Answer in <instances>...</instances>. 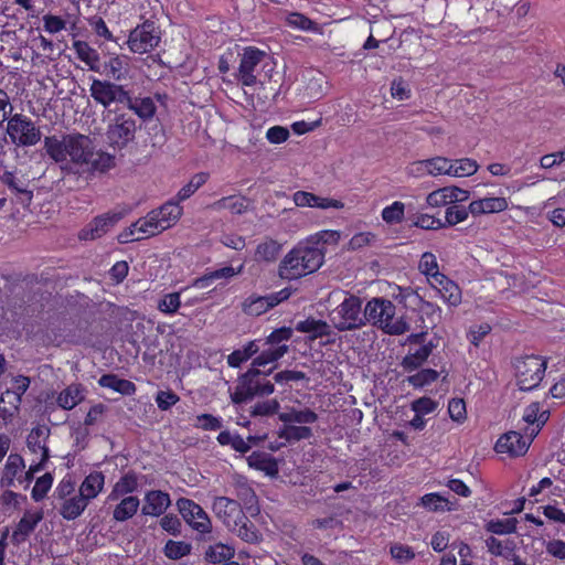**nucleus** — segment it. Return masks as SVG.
Returning a JSON list of instances; mask_svg holds the SVG:
<instances>
[{
	"mask_svg": "<svg viewBox=\"0 0 565 565\" xmlns=\"http://www.w3.org/2000/svg\"><path fill=\"white\" fill-rule=\"evenodd\" d=\"M53 484V476L50 472L44 473L36 479L32 489L31 497L35 502L43 500Z\"/></svg>",
	"mask_w": 565,
	"mask_h": 565,
	"instance_id": "obj_55",
	"label": "nucleus"
},
{
	"mask_svg": "<svg viewBox=\"0 0 565 565\" xmlns=\"http://www.w3.org/2000/svg\"><path fill=\"white\" fill-rule=\"evenodd\" d=\"M105 476L100 471L90 472L79 487V493L88 501L95 499L104 489Z\"/></svg>",
	"mask_w": 565,
	"mask_h": 565,
	"instance_id": "obj_30",
	"label": "nucleus"
},
{
	"mask_svg": "<svg viewBox=\"0 0 565 565\" xmlns=\"http://www.w3.org/2000/svg\"><path fill=\"white\" fill-rule=\"evenodd\" d=\"M332 326L340 332L352 331L365 326V313L362 311V300L353 295H347L342 302L330 313Z\"/></svg>",
	"mask_w": 565,
	"mask_h": 565,
	"instance_id": "obj_5",
	"label": "nucleus"
},
{
	"mask_svg": "<svg viewBox=\"0 0 565 565\" xmlns=\"http://www.w3.org/2000/svg\"><path fill=\"white\" fill-rule=\"evenodd\" d=\"M443 299L448 302L450 306H457L461 301V291L457 284L452 280L446 282L443 288H438Z\"/></svg>",
	"mask_w": 565,
	"mask_h": 565,
	"instance_id": "obj_61",
	"label": "nucleus"
},
{
	"mask_svg": "<svg viewBox=\"0 0 565 565\" xmlns=\"http://www.w3.org/2000/svg\"><path fill=\"white\" fill-rule=\"evenodd\" d=\"M434 348L435 344L429 342L427 344H423L414 353L407 354L402 361L403 369L408 372L418 369L431 354Z\"/></svg>",
	"mask_w": 565,
	"mask_h": 565,
	"instance_id": "obj_38",
	"label": "nucleus"
},
{
	"mask_svg": "<svg viewBox=\"0 0 565 565\" xmlns=\"http://www.w3.org/2000/svg\"><path fill=\"white\" fill-rule=\"evenodd\" d=\"M7 134L20 147H30L41 140L40 128L25 115L14 114L8 120Z\"/></svg>",
	"mask_w": 565,
	"mask_h": 565,
	"instance_id": "obj_7",
	"label": "nucleus"
},
{
	"mask_svg": "<svg viewBox=\"0 0 565 565\" xmlns=\"http://www.w3.org/2000/svg\"><path fill=\"white\" fill-rule=\"evenodd\" d=\"M515 375L521 391H531L543 380L546 362L536 355L519 358L514 363Z\"/></svg>",
	"mask_w": 565,
	"mask_h": 565,
	"instance_id": "obj_6",
	"label": "nucleus"
},
{
	"mask_svg": "<svg viewBox=\"0 0 565 565\" xmlns=\"http://www.w3.org/2000/svg\"><path fill=\"white\" fill-rule=\"evenodd\" d=\"M508 209V201L502 196H492L473 200L469 204V211L477 217L483 214L499 213Z\"/></svg>",
	"mask_w": 565,
	"mask_h": 565,
	"instance_id": "obj_21",
	"label": "nucleus"
},
{
	"mask_svg": "<svg viewBox=\"0 0 565 565\" xmlns=\"http://www.w3.org/2000/svg\"><path fill=\"white\" fill-rule=\"evenodd\" d=\"M102 387H107L122 395H132L136 393V385L128 380L119 379L114 374H105L98 380Z\"/></svg>",
	"mask_w": 565,
	"mask_h": 565,
	"instance_id": "obj_35",
	"label": "nucleus"
},
{
	"mask_svg": "<svg viewBox=\"0 0 565 565\" xmlns=\"http://www.w3.org/2000/svg\"><path fill=\"white\" fill-rule=\"evenodd\" d=\"M24 459L21 455L10 454L3 469V475L0 479L1 487L10 488L14 486V479L18 473L24 469Z\"/></svg>",
	"mask_w": 565,
	"mask_h": 565,
	"instance_id": "obj_29",
	"label": "nucleus"
},
{
	"mask_svg": "<svg viewBox=\"0 0 565 565\" xmlns=\"http://www.w3.org/2000/svg\"><path fill=\"white\" fill-rule=\"evenodd\" d=\"M125 62L120 56H113L104 64V73L114 81H121L125 78L124 74Z\"/></svg>",
	"mask_w": 565,
	"mask_h": 565,
	"instance_id": "obj_57",
	"label": "nucleus"
},
{
	"mask_svg": "<svg viewBox=\"0 0 565 565\" xmlns=\"http://www.w3.org/2000/svg\"><path fill=\"white\" fill-rule=\"evenodd\" d=\"M50 435V429L45 426H38L31 429L26 437V446L33 454H41L42 461H47L50 458V450L46 446V439Z\"/></svg>",
	"mask_w": 565,
	"mask_h": 565,
	"instance_id": "obj_23",
	"label": "nucleus"
},
{
	"mask_svg": "<svg viewBox=\"0 0 565 565\" xmlns=\"http://www.w3.org/2000/svg\"><path fill=\"white\" fill-rule=\"evenodd\" d=\"M311 436L312 429L308 426H295L290 424H285L278 430V437L287 440L288 443L309 439Z\"/></svg>",
	"mask_w": 565,
	"mask_h": 565,
	"instance_id": "obj_45",
	"label": "nucleus"
},
{
	"mask_svg": "<svg viewBox=\"0 0 565 565\" xmlns=\"http://www.w3.org/2000/svg\"><path fill=\"white\" fill-rule=\"evenodd\" d=\"M171 504L170 495L160 490H151L145 495L142 513L145 515L160 516Z\"/></svg>",
	"mask_w": 565,
	"mask_h": 565,
	"instance_id": "obj_19",
	"label": "nucleus"
},
{
	"mask_svg": "<svg viewBox=\"0 0 565 565\" xmlns=\"http://www.w3.org/2000/svg\"><path fill=\"white\" fill-rule=\"evenodd\" d=\"M296 330L302 333H311L312 338H321L331 333V327L322 320L308 318L296 324Z\"/></svg>",
	"mask_w": 565,
	"mask_h": 565,
	"instance_id": "obj_41",
	"label": "nucleus"
},
{
	"mask_svg": "<svg viewBox=\"0 0 565 565\" xmlns=\"http://www.w3.org/2000/svg\"><path fill=\"white\" fill-rule=\"evenodd\" d=\"M340 238L341 233L339 231L323 230L308 236L306 239L312 246L324 248V245H337Z\"/></svg>",
	"mask_w": 565,
	"mask_h": 565,
	"instance_id": "obj_50",
	"label": "nucleus"
},
{
	"mask_svg": "<svg viewBox=\"0 0 565 565\" xmlns=\"http://www.w3.org/2000/svg\"><path fill=\"white\" fill-rule=\"evenodd\" d=\"M326 248L312 246L307 239L298 243L279 264V276L292 280L317 271L323 264Z\"/></svg>",
	"mask_w": 565,
	"mask_h": 565,
	"instance_id": "obj_2",
	"label": "nucleus"
},
{
	"mask_svg": "<svg viewBox=\"0 0 565 565\" xmlns=\"http://www.w3.org/2000/svg\"><path fill=\"white\" fill-rule=\"evenodd\" d=\"M289 26L302 31H311L313 33H322L319 24L300 12H291L286 17Z\"/></svg>",
	"mask_w": 565,
	"mask_h": 565,
	"instance_id": "obj_47",
	"label": "nucleus"
},
{
	"mask_svg": "<svg viewBox=\"0 0 565 565\" xmlns=\"http://www.w3.org/2000/svg\"><path fill=\"white\" fill-rule=\"evenodd\" d=\"M247 463L250 468L264 471L266 475L275 476L278 473V466L275 458L263 451H254L247 457Z\"/></svg>",
	"mask_w": 565,
	"mask_h": 565,
	"instance_id": "obj_27",
	"label": "nucleus"
},
{
	"mask_svg": "<svg viewBox=\"0 0 565 565\" xmlns=\"http://www.w3.org/2000/svg\"><path fill=\"white\" fill-rule=\"evenodd\" d=\"M228 531L236 534L241 540L249 544H256L260 542V534L256 530L255 525L245 515V520L237 522L236 526H232Z\"/></svg>",
	"mask_w": 565,
	"mask_h": 565,
	"instance_id": "obj_42",
	"label": "nucleus"
},
{
	"mask_svg": "<svg viewBox=\"0 0 565 565\" xmlns=\"http://www.w3.org/2000/svg\"><path fill=\"white\" fill-rule=\"evenodd\" d=\"M281 252V245L273 239L266 238L264 242L259 243L255 256L257 260H263L267 263L275 262Z\"/></svg>",
	"mask_w": 565,
	"mask_h": 565,
	"instance_id": "obj_44",
	"label": "nucleus"
},
{
	"mask_svg": "<svg viewBox=\"0 0 565 565\" xmlns=\"http://www.w3.org/2000/svg\"><path fill=\"white\" fill-rule=\"evenodd\" d=\"M89 93L96 104L108 108L114 103L125 105L128 90L125 89V86L115 82L94 78L89 87Z\"/></svg>",
	"mask_w": 565,
	"mask_h": 565,
	"instance_id": "obj_10",
	"label": "nucleus"
},
{
	"mask_svg": "<svg viewBox=\"0 0 565 565\" xmlns=\"http://www.w3.org/2000/svg\"><path fill=\"white\" fill-rule=\"evenodd\" d=\"M181 306V299L179 292H170L162 297L158 302V310L166 315H173L178 311Z\"/></svg>",
	"mask_w": 565,
	"mask_h": 565,
	"instance_id": "obj_58",
	"label": "nucleus"
},
{
	"mask_svg": "<svg viewBox=\"0 0 565 565\" xmlns=\"http://www.w3.org/2000/svg\"><path fill=\"white\" fill-rule=\"evenodd\" d=\"M439 373L433 369H423L407 377V382L414 387H423L435 382Z\"/></svg>",
	"mask_w": 565,
	"mask_h": 565,
	"instance_id": "obj_56",
	"label": "nucleus"
},
{
	"mask_svg": "<svg viewBox=\"0 0 565 565\" xmlns=\"http://www.w3.org/2000/svg\"><path fill=\"white\" fill-rule=\"evenodd\" d=\"M280 408V404L277 399H267L264 402H258L250 409L252 416H269L277 414Z\"/></svg>",
	"mask_w": 565,
	"mask_h": 565,
	"instance_id": "obj_62",
	"label": "nucleus"
},
{
	"mask_svg": "<svg viewBox=\"0 0 565 565\" xmlns=\"http://www.w3.org/2000/svg\"><path fill=\"white\" fill-rule=\"evenodd\" d=\"M121 213L107 212L105 214L94 217L84 228L78 233V238L83 241H94L103 237L110 231L120 220Z\"/></svg>",
	"mask_w": 565,
	"mask_h": 565,
	"instance_id": "obj_16",
	"label": "nucleus"
},
{
	"mask_svg": "<svg viewBox=\"0 0 565 565\" xmlns=\"http://www.w3.org/2000/svg\"><path fill=\"white\" fill-rule=\"evenodd\" d=\"M42 511H26L19 521V523L17 524V527L12 533V542L14 544L23 543L28 539V536L35 530L36 525L42 521Z\"/></svg>",
	"mask_w": 565,
	"mask_h": 565,
	"instance_id": "obj_20",
	"label": "nucleus"
},
{
	"mask_svg": "<svg viewBox=\"0 0 565 565\" xmlns=\"http://www.w3.org/2000/svg\"><path fill=\"white\" fill-rule=\"evenodd\" d=\"M310 525L317 530L329 531L341 529L343 526V523L337 513H332L330 515L312 520L310 522Z\"/></svg>",
	"mask_w": 565,
	"mask_h": 565,
	"instance_id": "obj_59",
	"label": "nucleus"
},
{
	"mask_svg": "<svg viewBox=\"0 0 565 565\" xmlns=\"http://www.w3.org/2000/svg\"><path fill=\"white\" fill-rule=\"evenodd\" d=\"M216 518L230 530L236 526L237 522L245 520V513L241 503L227 497H216L212 505Z\"/></svg>",
	"mask_w": 565,
	"mask_h": 565,
	"instance_id": "obj_13",
	"label": "nucleus"
},
{
	"mask_svg": "<svg viewBox=\"0 0 565 565\" xmlns=\"http://www.w3.org/2000/svg\"><path fill=\"white\" fill-rule=\"evenodd\" d=\"M290 296L291 290L289 288H284L277 292H271L266 296L252 295L243 301L242 310L248 316L258 317L280 302L287 300Z\"/></svg>",
	"mask_w": 565,
	"mask_h": 565,
	"instance_id": "obj_12",
	"label": "nucleus"
},
{
	"mask_svg": "<svg viewBox=\"0 0 565 565\" xmlns=\"http://www.w3.org/2000/svg\"><path fill=\"white\" fill-rule=\"evenodd\" d=\"M46 338L51 343H78L82 340L81 330L75 322L66 316H57L50 319L46 328Z\"/></svg>",
	"mask_w": 565,
	"mask_h": 565,
	"instance_id": "obj_9",
	"label": "nucleus"
},
{
	"mask_svg": "<svg viewBox=\"0 0 565 565\" xmlns=\"http://www.w3.org/2000/svg\"><path fill=\"white\" fill-rule=\"evenodd\" d=\"M135 119L125 114H120L117 115L107 127V142L115 149H122L135 139Z\"/></svg>",
	"mask_w": 565,
	"mask_h": 565,
	"instance_id": "obj_11",
	"label": "nucleus"
},
{
	"mask_svg": "<svg viewBox=\"0 0 565 565\" xmlns=\"http://www.w3.org/2000/svg\"><path fill=\"white\" fill-rule=\"evenodd\" d=\"M292 199H294L295 204L300 207L310 206V207H319L322 210L332 207V209L339 210L344 206V204L339 200L330 199V198H321V196H318L313 193L306 192V191L295 192Z\"/></svg>",
	"mask_w": 565,
	"mask_h": 565,
	"instance_id": "obj_18",
	"label": "nucleus"
},
{
	"mask_svg": "<svg viewBox=\"0 0 565 565\" xmlns=\"http://www.w3.org/2000/svg\"><path fill=\"white\" fill-rule=\"evenodd\" d=\"M44 149L52 160L61 164L63 171L93 178L105 173L116 166L113 154L96 150L92 139L81 134L65 135L62 139L49 136L44 139Z\"/></svg>",
	"mask_w": 565,
	"mask_h": 565,
	"instance_id": "obj_1",
	"label": "nucleus"
},
{
	"mask_svg": "<svg viewBox=\"0 0 565 565\" xmlns=\"http://www.w3.org/2000/svg\"><path fill=\"white\" fill-rule=\"evenodd\" d=\"M518 520L515 518L495 519L486 523L484 529L493 534L505 535L516 532Z\"/></svg>",
	"mask_w": 565,
	"mask_h": 565,
	"instance_id": "obj_48",
	"label": "nucleus"
},
{
	"mask_svg": "<svg viewBox=\"0 0 565 565\" xmlns=\"http://www.w3.org/2000/svg\"><path fill=\"white\" fill-rule=\"evenodd\" d=\"M88 503L89 501L81 493H78L77 495L66 499L64 501L60 510V513L63 516V519L67 521L75 520L84 512Z\"/></svg>",
	"mask_w": 565,
	"mask_h": 565,
	"instance_id": "obj_33",
	"label": "nucleus"
},
{
	"mask_svg": "<svg viewBox=\"0 0 565 565\" xmlns=\"http://www.w3.org/2000/svg\"><path fill=\"white\" fill-rule=\"evenodd\" d=\"M151 214L158 221L161 231H166L173 226L182 215V207L178 202H167L159 209L152 210Z\"/></svg>",
	"mask_w": 565,
	"mask_h": 565,
	"instance_id": "obj_22",
	"label": "nucleus"
},
{
	"mask_svg": "<svg viewBox=\"0 0 565 565\" xmlns=\"http://www.w3.org/2000/svg\"><path fill=\"white\" fill-rule=\"evenodd\" d=\"M450 177L455 178L470 177L475 174L479 168L477 161L470 158H461L456 160L450 159Z\"/></svg>",
	"mask_w": 565,
	"mask_h": 565,
	"instance_id": "obj_46",
	"label": "nucleus"
},
{
	"mask_svg": "<svg viewBox=\"0 0 565 565\" xmlns=\"http://www.w3.org/2000/svg\"><path fill=\"white\" fill-rule=\"evenodd\" d=\"M160 42V31L153 21H145L130 31L127 44L131 52L143 54L152 51Z\"/></svg>",
	"mask_w": 565,
	"mask_h": 565,
	"instance_id": "obj_8",
	"label": "nucleus"
},
{
	"mask_svg": "<svg viewBox=\"0 0 565 565\" xmlns=\"http://www.w3.org/2000/svg\"><path fill=\"white\" fill-rule=\"evenodd\" d=\"M235 554V550L233 546L216 543L214 545L207 546L204 552V559L210 564H221L228 562Z\"/></svg>",
	"mask_w": 565,
	"mask_h": 565,
	"instance_id": "obj_36",
	"label": "nucleus"
},
{
	"mask_svg": "<svg viewBox=\"0 0 565 565\" xmlns=\"http://www.w3.org/2000/svg\"><path fill=\"white\" fill-rule=\"evenodd\" d=\"M233 488L234 494L244 504L245 509H247L248 511L253 510V508L257 503V497L255 494V491L248 483L247 479L239 475L234 476Z\"/></svg>",
	"mask_w": 565,
	"mask_h": 565,
	"instance_id": "obj_25",
	"label": "nucleus"
},
{
	"mask_svg": "<svg viewBox=\"0 0 565 565\" xmlns=\"http://www.w3.org/2000/svg\"><path fill=\"white\" fill-rule=\"evenodd\" d=\"M273 367L263 372L257 367H250L238 377L235 391L231 394L234 404L246 403L255 396H268L274 393L275 385L266 379L273 372Z\"/></svg>",
	"mask_w": 565,
	"mask_h": 565,
	"instance_id": "obj_4",
	"label": "nucleus"
},
{
	"mask_svg": "<svg viewBox=\"0 0 565 565\" xmlns=\"http://www.w3.org/2000/svg\"><path fill=\"white\" fill-rule=\"evenodd\" d=\"M164 555L170 559H180L191 553V545L183 541H168L164 545Z\"/></svg>",
	"mask_w": 565,
	"mask_h": 565,
	"instance_id": "obj_53",
	"label": "nucleus"
},
{
	"mask_svg": "<svg viewBox=\"0 0 565 565\" xmlns=\"http://www.w3.org/2000/svg\"><path fill=\"white\" fill-rule=\"evenodd\" d=\"M289 350L287 344L284 345H263V349L259 350L260 353L253 360L252 367H263L269 363L277 362L281 359Z\"/></svg>",
	"mask_w": 565,
	"mask_h": 565,
	"instance_id": "obj_31",
	"label": "nucleus"
},
{
	"mask_svg": "<svg viewBox=\"0 0 565 565\" xmlns=\"http://www.w3.org/2000/svg\"><path fill=\"white\" fill-rule=\"evenodd\" d=\"M248 204V200L244 196L230 195L213 202L209 205V209L215 212L228 210L232 214L241 215L247 211Z\"/></svg>",
	"mask_w": 565,
	"mask_h": 565,
	"instance_id": "obj_26",
	"label": "nucleus"
},
{
	"mask_svg": "<svg viewBox=\"0 0 565 565\" xmlns=\"http://www.w3.org/2000/svg\"><path fill=\"white\" fill-rule=\"evenodd\" d=\"M533 437L531 435L524 437L518 431H509L498 439L494 449L498 454H507L511 457L523 456L527 451Z\"/></svg>",
	"mask_w": 565,
	"mask_h": 565,
	"instance_id": "obj_17",
	"label": "nucleus"
},
{
	"mask_svg": "<svg viewBox=\"0 0 565 565\" xmlns=\"http://www.w3.org/2000/svg\"><path fill=\"white\" fill-rule=\"evenodd\" d=\"M136 225L138 227V234H140L141 239L154 236L162 232L158 225L157 218L153 217L151 212H149L145 217L139 218L136 222Z\"/></svg>",
	"mask_w": 565,
	"mask_h": 565,
	"instance_id": "obj_51",
	"label": "nucleus"
},
{
	"mask_svg": "<svg viewBox=\"0 0 565 565\" xmlns=\"http://www.w3.org/2000/svg\"><path fill=\"white\" fill-rule=\"evenodd\" d=\"M84 399L83 390L81 385H70L63 390L57 398L56 403L63 409H73Z\"/></svg>",
	"mask_w": 565,
	"mask_h": 565,
	"instance_id": "obj_40",
	"label": "nucleus"
},
{
	"mask_svg": "<svg viewBox=\"0 0 565 565\" xmlns=\"http://www.w3.org/2000/svg\"><path fill=\"white\" fill-rule=\"evenodd\" d=\"M430 177L449 175L450 177V159L441 156L427 159Z\"/></svg>",
	"mask_w": 565,
	"mask_h": 565,
	"instance_id": "obj_54",
	"label": "nucleus"
},
{
	"mask_svg": "<svg viewBox=\"0 0 565 565\" xmlns=\"http://www.w3.org/2000/svg\"><path fill=\"white\" fill-rule=\"evenodd\" d=\"M177 507L183 519L200 533H207L211 530V521L205 511L194 501L181 498Z\"/></svg>",
	"mask_w": 565,
	"mask_h": 565,
	"instance_id": "obj_14",
	"label": "nucleus"
},
{
	"mask_svg": "<svg viewBox=\"0 0 565 565\" xmlns=\"http://www.w3.org/2000/svg\"><path fill=\"white\" fill-rule=\"evenodd\" d=\"M259 341H249L246 345H244L242 349L233 351L227 356V364L232 367H238L243 362L250 359L253 355L259 352L262 349L258 344Z\"/></svg>",
	"mask_w": 565,
	"mask_h": 565,
	"instance_id": "obj_43",
	"label": "nucleus"
},
{
	"mask_svg": "<svg viewBox=\"0 0 565 565\" xmlns=\"http://www.w3.org/2000/svg\"><path fill=\"white\" fill-rule=\"evenodd\" d=\"M469 214H471L469 211V206L465 207L459 204L449 205V206H447L446 212H445V220H446L445 226L446 225H449V226L457 225V224L466 221L468 218Z\"/></svg>",
	"mask_w": 565,
	"mask_h": 565,
	"instance_id": "obj_52",
	"label": "nucleus"
},
{
	"mask_svg": "<svg viewBox=\"0 0 565 565\" xmlns=\"http://www.w3.org/2000/svg\"><path fill=\"white\" fill-rule=\"evenodd\" d=\"M365 324L382 330L390 335H401L409 330V324L403 317L395 318V305L383 297H376L369 300L364 307Z\"/></svg>",
	"mask_w": 565,
	"mask_h": 565,
	"instance_id": "obj_3",
	"label": "nucleus"
},
{
	"mask_svg": "<svg viewBox=\"0 0 565 565\" xmlns=\"http://www.w3.org/2000/svg\"><path fill=\"white\" fill-rule=\"evenodd\" d=\"M125 105L145 121L152 119L157 111L152 97H132L129 92Z\"/></svg>",
	"mask_w": 565,
	"mask_h": 565,
	"instance_id": "obj_24",
	"label": "nucleus"
},
{
	"mask_svg": "<svg viewBox=\"0 0 565 565\" xmlns=\"http://www.w3.org/2000/svg\"><path fill=\"white\" fill-rule=\"evenodd\" d=\"M404 203L395 201L393 204L383 209L382 217L390 224L399 223L404 218Z\"/></svg>",
	"mask_w": 565,
	"mask_h": 565,
	"instance_id": "obj_60",
	"label": "nucleus"
},
{
	"mask_svg": "<svg viewBox=\"0 0 565 565\" xmlns=\"http://www.w3.org/2000/svg\"><path fill=\"white\" fill-rule=\"evenodd\" d=\"M376 241V235L371 232H361L352 236L348 244V249L358 250L372 245Z\"/></svg>",
	"mask_w": 565,
	"mask_h": 565,
	"instance_id": "obj_64",
	"label": "nucleus"
},
{
	"mask_svg": "<svg viewBox=\"0 0 565 565\" xmlns=\"http://www.w3.org/2000/svg\"><path fill=\"white\" fill-rule=\"evenodd\" d=\"M20 404L19 398L13 394L3 393L0 397V418L4 423L10 422L18 412Z\"/></svg>",
	"mask_w": 565,
	"mask_h": 565,
	"instance_id": "obj_49",
	"label": "nucleus"
},
{
	"mask_svg": "<svg viewBox=\"0 0 565 565\" xmlns=\"http://www.w3.org/2000/svg\"><path fill=\"white\" fill-rule=\"evenodd\" d=\"M548 416V411H541V405L537 402L531 403L524 409L523 420L529 425L536 424V427L532 428L531 436L537 435L541 427L547 422Z\"/></svg>",
	"mask_w": 565,
	"mask_h": 565,
	"instance_id": "obj_34",
	"label": "nucleus"
},
{
	"mask_svg": "<svg viewBox=\"0 0 565 565\" xmlns=\"http://www.w3.org/2000/svg\"><path fill=\"white\" fill-rule=\"evenodd\" d=\"M140 501L137 497L129 495L120 500L113 512L114 520L124 522L131 519L138 511Z\"/></svg>",
	"mask_w": 565,
	"mask_h": 565,
	"instance_id": "obj_37",
	"label": "nucleus"
},
{
	"mask_svg": "<svg viewBox=\"0 0 565 565\" xmlns=\"http://www.w3.org/2000/svg\"><path fill=\"white\" fill-rule=\"evenodd\" d=\"M138 477L135 472L129 471L125 473L114 486L108 495L109 501L118 500L128 493H132L138 489Z\"/></svg>",
	"mask_w": 565,
	"mask_h": 565,
	"instance_id": "obj_32",
	"label": "nucleus"
},
{
	"mask_svg": "<svg viewBox=\"0 0 565 565\" xmlns=\"http://www.w3.org/2000/svg\"><path fill=\"white\" fill-rule=\"evenodd\" d=\"M278 418L285 424H313L317 422L318 415L309 408L297 409L292 407L288 412L279 413Z\"/></svg>",
	"mask_w": 565,
	"mask_h": 565,
	"instance_id": "obj_39",
	"label": "nucleus"
},
{
	"mask_svg": "<svg viewBox=\"0 0 565 565\" xmlns=\"http://www.w3.org/2000/svg\"><path fill=\"white\" fill-rule=\"evenodd\" d=\"M266 52L248 46L242 54L237 78L244 86H254L257 78L254 74L255 68L264 61Z\"/></svg>",
	"mask_w": 565,
	"mask_h": 565,
	"instance_id": "obj_15",
	"label": "nucleus"
},
{
	"mask_svg": "<svg viewBox=\"0 0 565 565\" xmlns=\"http://www.w3.org/2000/svg\"><path fill=\"white\" fill-rule=\"evenodd\" d=\"M292 335V330L287 327H282L274 330L264 341L263 345H284Z\"/></svg>",
	"mask_w": 565,
	"mask_h": 565,
	"instance_id": "obj_63",
	"label": "nucleus"
},
{
	"mask_svg": "<svg viewBox=\"0 0 565 565\" xmlns=\"http://www.w3.org/2000/svg\"><path fill=\"white\" fill-rule=\"evenodd\" d=\"M73 49L77 57L93 72H100V58L98 52L85 41H75Z\"/></svg>",
	"mask_w": 565,
	"mask_h": 565,
	"instance_id": "obj_28",
	"label": "nucleus"
}]
</instances>
